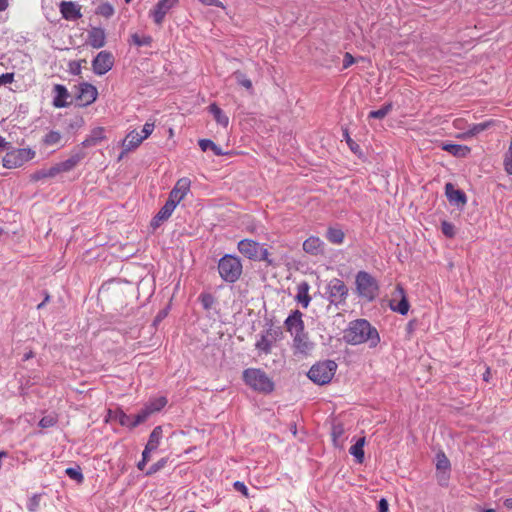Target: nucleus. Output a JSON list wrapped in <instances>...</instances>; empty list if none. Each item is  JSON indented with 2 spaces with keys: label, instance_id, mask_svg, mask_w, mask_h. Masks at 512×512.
I'll return each instance as SVG.
<instances>
[{
  "label": "nucleus",
  "instance_id": "9",
  "mask_svg": "<svg viewBox=\"0 0 512 512\" xmlns=\"http://www.w3.org/2000/svg\"><path fill=\"white\" fill-rule=\"evenodd\" d=\"M282 337V330L280 327L270 326L259 335L255 343V349L259 354L268 355L271 353L273 345Z\"/></svg>",
  "mask_w": 512,
  "mask_h": 512
},
{
  "label": "nucleus",
  "instance_id": "52",
  "mask_svg": "<svg viewBox=\"0 0 512 512\" xmlns=\"http://www.w3.org/2000/svg\"><path fill=\"white\" fill-rule=\"evenodd\" d=\"M14 81V73H3L0 75V86L10 84Z\"/></svg>",
  "mask_w": 512,
  "mask_h": 512
},
{
  "label": "nucleus",
  "instance_id": "24",
  "mask_svg": "<svg viewBox=\"0 0 512 512\" xmlns=\"http://www.w3.org/2000/svg\"><path fill=\"white\" fill-rule=\"evenodd\" d=\"M108 416L110 419L116 420L123 427L129 429L137 427V425L134 424V416L126 414L122 409H116L114 411L109 410Z\"/></svg>",
  "mask_w": 512,
  "mask_h": 512
},
{
  "label": "nucleus",
  "instance_id": "34",
  "mask_svg": "<svg viewBox=\"0 0 512 512\" xmlns=\"http://www.w3.org/2000/svg\"><path fill=\"white\" fill-rule=\"evenodd\" d=\"M345 234L342 229L338 227H329L326 232L327 240L335 245H340L344 241Z\"/></svg>",
  "mask_w": 512,
  "mask_h": 512
},
{
  "label": "nucleus",
  "instance_id": "19",
  "mask_svg": "<svg viewBox=\"0 0 512 512\" xmlns=\"http://www.w3.org/2000/svg\"><path fill=\"white\" fill-rule=\"evenodd\" d=\"M176 207L177 206L174 204L173 201L167 200L165 204L161 207V209L158 211V213L151 220V227L153 229L158 228L163 221L167 220L172 215Z\"/></svg>",
  "mask_w": 512,
  "mask_h": 512
},
{
  "label": "nucleus",
  "instance_id": "14",
  "mask_svg": "<svg viewBox=\"0 0 512 512\" xmlns=\"http://www.w3.org/2000/svg\"><path fill=\"white\" fill-rule=\"evenodd\" d=\"M191 181L187 177L180 178L169 193L168 201L177 206L190 191Z\"/></svg>",
  "mask_w": 512,
  "mask_h": 512
},
{
  "label": "nucleus",
  "instance_id": "6",
  "mask_svg": "<svg viewBox=\"0 0 512 512\" xmlns=\"http://www.w3.org/2000/svg\"><path fill=\"white\" fill-rule=\"evenodd\" d=\"M355 285L358 296L367 301H373L378 295V282L366 271H359L356 274Z\"/></svg>",
  "mask_w": 512,
  "mask_h": 512
},
{
  "label": "nucleus",
  "instance_id": "43",
  "mask_svg": "<svg viewBox=\"0 0 512 512\" xmlns=\"http://www.w3.org/2000/svg\"><path fill=\"white\" fill-rule=\"evenodd\" d=\"M96 14L101 15L105 18H110L114 14V8L108 2L102 3L97 7Z\"/></svg>",
  "mask_w": 512,
  "mask_h": 512
},
{
  "label": "nucleus",
  "instance_id": "7",
  "mask_svg": "<svg viewBox=\"0 0 512 512\" xmlns=\"http://www.w3.org/2000/svg\"><path fill=\"white\" fill-rule=\"evenodd\" d=\"M337 367V363L333 360L320 361L309 369L307 376L315 384L325 385L332 380Z\"/></svg>",
  "mask_w": 512,
  "mask_h": 512
},
{
  "label": "nucleus",
  "instance_id": "38",
  "mask_svg": "<svg viewBox=\"0 0 512 512\" xmlns=\"http://www.w3.org/2000/svg\"><path fill=\"white\" fill-rule=\"evenodd\" d=\"M491 125L490 121L469 125L466 135L469 137L476 136L485 131Z\"/></svg>",
  "mask_w": 512,
  "mask_h": 512
},
{
  "label": "nucleus",
  "instance_id": "2",
  "mask_svg": "<svg viewBox=\"0 0 512 512\" xmlns=\"http://www.w3.org/2000/svg\"><path fill=\"white\" fill-rule=\"evenodd\" d=\"M86 156V153L75 148L70 157L64 161L58 162L49 168H42L36 170L30 175L31 181L38 182L47 178H55L61 173H67L72 171Z\"/></svg>",
  "mask_w": 512,
  "mask_h": 512
},
{
  "label": "nucleus",
  "instance_id": "61",
  "mask_svg": "<svg viewBox=\"0 0 512 512\" xmlns=\"http://www.w3.org/2000/svg\"><path fill=\"white\" fill-rule=\"evenodd\" d=\"M504 506L507 508V509H512V498H508L504 501Z\"/></svg>",
  "mask_w": 512,
  "mask_h": 512
},
{
  "label": "nucleus",
  "instance_id": "21",
  "mask_svg": "<svg viewBox=\"0 0 512 512\" xmlns=\"http://www.w3.org/2000/svg\"><path fill=\"white\" fill-rule=\"evenodd\" d=\"M143 140L142 136L136 130L130 131L122 141V152L120 157L135 150Z\"/></svg>",
  "mask_w": 512,
  "mask_h": 512
},
{
  "label": "nucleus",
  "instance_id": "8",
  "mask_svg": "<svg viewBox=\"0 0 512 512\" xmlns=\"http://www.w3.org/2000/svg\"><path fill=\"white\" fill-rule=\"evenodd\" d=\"M36 152L31 148H13L3 157V166L7 169H14L23 166L32 160Z\"/></svg>",
  "mask_w": 512,
  "mask_h": 512
},
{
  "label": "nucleus",
  "instance_id": "53",
  "mask_svg": "<svg viewBox=\"0 0 512 512\" xmlns=\"http://www.w3.org/2000/svg\"><path fill=\"white\" fill-rule=\"evenodd\" d=\"M81 64L80 62H77V61H71L69 63V72L72 74V75H79L81 73Z\"/></svg>",
  "mask_w": 512,
  "mask_h": 512
},
{
  "label": "nucleus",
  "instance_id": "13",
  "mask_svg": "<svg viewBox=\"0 0 512 512\" xmlns=\"http://www.w3.org/2000/svg\"><path fill=\"white\" fill-rule=\"evenodd\" d=\"M179 0H158L153 9L150 10L149 15L157 25H162L165 16L171 9L176 7Z\"/></svg>",
  "mask_w": 512,
  "mask_h": 512
},
{
  "label": "nucleus",
  "instance_id": "45",
  "mask_svg": "<svg viewBox=\"0 0 512 512\" xmlns=\"http://www.w3.org/2000/svg\"><path fill=\"white\" fill-rule=\"evenodd\" d=\"M504 169L508 175H512V143L509 145L508 151L505 154Z\"/></svg>",
  "mask_w": 512,
  "mask_h": 512
},
{
  "label": "nucleus",
  "instance_id": "18",
  "mask_svg": "<svg viewBox=\"0 0 512 512\" xmlns=\"http://www.w3.org/2000/svg\"><path fill=\"white\" fill-rule=\"evenodd\" d=\"M88 44L94 49H100L106 44V33L101 27H92L88 31Z\"/></svg>",
  "mask_w": 512,
  "mask_h": 512
},
{
  "label": "nucleus",
  "instance_id": "15",
  "mask_svg": "<svg viewBox=\"0 0 512 512\" xmlns=\"http://www.w3.org/2000/svg\"><path fill=\"white\" fill-rule=\"evenodd\" d=\"M60 12L62 17L68 21H76L82 17L81 6L71 1H62Z\"/></svg>",
  "mask_w": 512,
  "mask_h": 512
},
{
  "label": "nucleus",
  "instance_id": "29",
  "mask_svg": "<svg viewBox=\"0 0 512 512\" xmlns=\"http://www.w3.org/2000/svg\"><path fill=\"white\" fill-rule=\"evenodd\" d=\"M309 289L310 285L306 281H303L297 285L296 300L304 308H307L311 301V297L309 296Z\"/></svg>",
  "mask_w": 512,
  "mask_h": 512
},
{
  "label": "nucleus",
  "instance_id": "36",
  "mask_svg": "<svg viewBox=\"0 0 512 512\" xmlns=\"http://www.w3.org/2000/svg\"><path fill=\"white\" fill-rule=\"evenodd\" d=\"M232 76L236 80V82L248 90L251 94L253 93V84L252 81L244 74L242 71L237 70L233 72Z\"/></svg>",
  "mask_w": 512,
  "mask_h": 512
},
{
  "label": "nucleus",
  "instance_id": "46",
  "mask_svg": "<svg viewBox=\"0 0 512 512\" xmlns=\"http://www.w3.org/2000/svg\"><path fill=\"white\" fill-rule=\"evenodd\" d=\"M199 300L205 310L211 309L214 304V297L209 293H203L199 296Z\"/></svg>",
  "mask_w": 512,
  "mask_h": 512
},
{
  "label": "nucleus",
  "instance_id": "63",
  "mask_svg": "<svg viewBox=\"0 0 512 512\" xmlns=\"http://www.w3.org/2000/svg\"><path fill=\"white\" fill-rule=\"evenodd\" d=\"M345 136L347 137V142H348V144H349V146H350V149H352V150H353V149H354V148H353V147H354V144H352V141H351V139L349 138V136H348V133H347V132H345Z\"/></svg>",
  "mask_w": 512,
  "mask_h": 512
},
{
  "label": "nucleus",
  "instance_id": "20",
  "mask_svg": "<svg viewBox=\"0 0 512 512\" xmlns=\"http://www.w3.org/2000/svg\"><path fill=\"white\" fill-rule=\"evenodd\" d=\"M445 195L451 204L464 206L467 203L466 194L462 190L456 189L452 183H446Z\"/></svg>",
  "mask_w": 512,
  "mask_h": 512
},
{
  "label": "nucleus",
  "instance_id": "50",
  "mask_svg": "<svg viewBox=\"0 0 512 512\" xmlns=\"http://www.w3.org/2000/svg\"><path fill=\"white\" fill-rule=\"evenodd\" d=\"M155 125L153 122H146L142 128V139H147L154 131Z\"/></svg>",
  "mask_w": 512,
  "mask_h": 512
},
{
  "label": "nucleus",
  "instance_id": "60",
  "mask_svg": "<svg viewBox=\"0 0 512 512\" xmlns=\"http://www.w3.org/2000/svg\"><path fill=\"white\" fill-rule=\"evenodd\" d=\"M147 464V461H144L143 459H141L138 463H137V468L141 471L144 470L145 466Z\"/></svg>",
  "mask_w": 512,
  "mask_h": 512
},
{
  "label": "nucleus",
  "instance_id": "56",
  "mask_svg": "<svg viewBox=\"0 0 512 512\" xmlns=\"http://www.w3.org/2000/svg\"><path fill=\"white\" fill-rule=\"evenodd\" d=\"M343 433V428L341 426H333V429H332V436H333V439L334 441L341 437Z\"/></svg>",
  "mask_w": 512,
  "mask_h": 512
},
{
  "label": "nucleus",
  "instance_id": "25",
  "mask_svg": "<svg viewBox=\"0 0 512 512\" xmlns=\"http://www.w3.org/2000/svg\"><path fill=\"white\" fill-rule=\"evenodd\" d=\"M303 250L311 255H319L324 251V242L316 236H310L303 242Z\"/></svg>",
  "mask_w": 512,
  "mask_h": 512
},
{
  "label": "nucleus",
  "instance_id": "33",
  "mask_svg": "<svg viewBox=\"0 0 512 512\" xmlns=\"http://www.w3.org/2000/svg\"><path fill=\"white\" fill-rule=\"evenodd\" d=\"M364 444L365 438H359L349 449V453L355 458L357 463L364 461Z\"/></svg>",
  "mask_w": 512,
  "mask_h": 512
},
{
  "label": "nucleus",
  "instance_id": "12",
  "mask_svg": "<svg viewBox=\"0 0 512 512\" xmlns=\"http://www.w3.org/2000/svg\"><path fill=\"white\" fill-rule=\"evenodd\" d=\"M75 88V99L79 106L86 107L96 101L98 91L94 85L88 82H82Z\"/></svg>",
  "mask_w": 512,
  "mask_h": 512
},
{
  "label": "nucleus",
  "instance_id": "30",
  "mask_svg": "<svg viewBox=\"0 0 512 512\" xmlns=\"http://www.w3.org/2000/svg\"><path fill=\"white\" fill-rule=\"evenodd\" d=\"M209 112L213 115L214 120L220 126L226 128L229 125L228 116L222 111V109L216 104L212 103L208 107Z\"/></svg>",
  "mask_w": 512,
  "mask_h": 512
},
{
  "label": "nucleus",
  "instance_id": "62",
  "mask_svg": "<svg viewBox=\"0 0 512 512\" xmlns=\"http://www.w3.org/2000/svg\"><path fill=\"white\" fill-rule=\"evenodd\" d=\"M32 357H33V352L29 351L28 353L24 354L23 360L26 361V360H29Z\"/></svg>",
  "mask_w": 512,
  "mask_h": 512
},
{
  "label": "nucleus",
  "instance_id": "64",
  "mask_svg": "<svg viewBox=\"0 0 512 512\" xmlns=\"http://www.w3.org/2000/svg\"><path fill=\"white\" fill-rule=\"evenodd\" d=\"M345 136L347 137V142H348V144H349V146H350V149H352V150H353V149H354V148H353V147H354V144H352V141H351V139L349 138V136H348V133H347V132H345Z\"/></svg>",
  "mask_w": 512,
  "mask_h": 512
},
{
  "label": "nucleus",
  "instance_id": "28",
  "mask_svg": "<svg viewBox=\"0 0 512 512\" xmlns=\"http://www.w3.org/2000/svg\"><path fill=\"white\" fill-rule=\"evenodd\" d=\"M442 149L455 157L464 158L467 157L471 149L466 145L445 143L442 145Z\"/></svg>",
  "mask_w": 512,
  "mask_h": 512
},
{
  "label": "nucleus",
  "instance_id": "57",
  "mask_svg": "<svg viewBox=\"0 0 512 512\" xmlns=\"http://www.w3.org/2000/svg\"><path fill=\"white\" fill-rule=\"evenodd\" d=\"M153 451H154V450L149 449V447L145 446V448H144V450H143V452H142V459H143L144 461H147V462H148V461L150 460V454H151V452H153Z\"/></svg>",
  "mask_w": 512,
  "mask_h": 512
},
{
  "label": "nucleus",
  "instance_id": "23",
  "mask_svg": "<svg viewBox=\"0 0 512 512\" xmlns=\"http://www.w3.org/2000/svg\"><path fill=\"white\" fill-rule=\"evenodd\" d=\"M450 461L444 452L440 451L436 454V469L443 472V475L439 478L440 485H446L448 480V473L450 471Z\"/></svg>",
  "mask_w": 512,
  "mask_h": 512
},
{
  "label": "nucleus",
  "instance_id": "10",
  "mask_svg": "<svg viewBox=\"0 0 512 512\" xmlns=\"http://www.w3.org/2000/svg\"><path fill=\"white\" fill-rule=\"evenodd\" d=\"M325 293L329 302L338 306L345 303V300L348 296V288L343 280L339 278H333L328 282Z\"/></svg>",
  "mask_w": 512,
  "mask_h": 512
},
{
  "label": "nucleus",
  "instance_id": "4",
  "mask_svg": "<svg viewBox=\"0 0 512 512\" xmlns=\"http://www.w3.org/2000/svg\"><path fill=\"white\" fill-rule=\"evenodd\" d=\"M218 272L224 282H237L243 272L241 259L233 254H225L218 261Z\"/></svg>",
  "mask_w": 512,
  "mask_h": 512
},
{
  "label": "nucleus",
  "instance_id": "54",
  "mask_svg": "<svg viewBox=\"0 0 512 512\" xmlns=\"http://www.w3.org/2000/svg\"><path fill=\"white\" fill-rule=\"evenodd\" d=\"M354 63H355V58L352 56L351 53L346 52L344 54V58H343V69L349 68Z\"/></svg>",
  "mask_w": 512,
  "mask_h": 512
},
{
  "label": "nucleus",
  "instance_id": "59",
  "mask_svg": "<svg viewBox=\"0 0 512 512\" xmlns=\"http://www.w3.org/2000/svg\"><path fill=\"white\" fill-rule=\"evenodd\" d=\"M9 145L10 144L5 140V138L0 135V148L5 149Z\"/></svg>",
  "mask_w": 512,
  "mask_h": 512
},
{
  "label": "nucleus",
  "instance_id": "58",
  "mask_svg": "<svg viewBox=\"0 0 512 512\" xmlns=\"http://www.w3.org/2000/svg\"><path fill=\"white\" fill-rule=\"evenodd\" d=\"M9 6L8 0H0V12L5 11Z\"/></svg>",
  "mask_w": 512,
  "mask_h": 512
},
{
  "label": "nucleus",
  "instance_id": "48",
  "mask_svg": "<svg viewBox=\"0 0 512 512\" xmlns=\"http://www.w3.org/2000/svg\"><path fill=\"white\" fill-rule=\"evenodd\" d=\"M56 423H57V419L55 416L47 415L40 419L39 426L41 428H50V427H53L54 425H56Z\"/></svg>",
  "mask_w": 512,
  "mask_h": 512
},
{
  "label": "nucleus",
  "instance_id": "39",
  "mask_svg": "<svg viewBox=\"0 0 512 512\" xmlns=\"http://www.w3.org/2000/svg\"><path fill=\"white\" fill-rule=\"evenodd\" d=\"M392 108H393L392 103H387V104L383 105L378 110L370 111L368 117L374 118V119H383L389 114V112L392 110Z\"/></svg>",
  "mask_w": 512,
  "mask_h": 512
},
{
  "label": "nucleus",
  "instance_id": "44",
  "mask_svg": "<svg viewBox=\"0 0 512 512\" xmlns=\"http://www.w3.org/2000/svg\"><path fill=\"white\" fill-rule=\"evenodd\" d=\"M441 231L447 238H453L456 234L454 224L448 221L441 222Z\"/></svg>",
  "mask_w": 512,
  "mask_h": 512
},
{
  "label": "nucleus",
  "instance_id": "49",
  "mask_svg": "<svg viewBox=\"0 0 512 512\" xmlns=\"http://www.w3.org/2000/svg\"><path fill=\"white\" fill-rule=\"evenodd\" d=\"M40 504V495L34 494L31 498H29L27 503V509L31 512H35Z\"/></svg>",
  "mask_w": 512,
  "mask_h": 512
},
{
  "label": "nucleus",
  "instance_id": "42",
  "mask_svg": "<svg viewBox=\"0 0 512 512\" xmlns=\"http://www.w3.org/2000/svg\"><path fill=\"white\" fill-rule=\"evenodd\" d=\"M131 41L134 45L142 47L149 46L152 43V38L148 35L140 36L137 33H134L131 35Z\"/></svg>",
  "mask_w": 512,
  "mask_h": 512
},
{
  "label": "nucleus",
  "instance_id": "35",
  "mask_svg": "<svg viewBox=\"0 0 512 512\" xmlns=\"http://www.w3.org/2000/svg\"><path fill=\"white\" fill-rule=\"evenodd\" d=\"M167 398L159 396L150 398L145 405L154 413L161 411L167 405Z\"/></svg>",
  "mask_w": 512,
  "mask_h": 512
},
{
  "label": "nucleus",
  "instance_id": "5",
  "mask_svg": "<svg viewBox=\"0 0 512 512\" xmlns=\"http://www.w3.org/2000/svg\"><path fill=\"white\" fill-rule=\"evenodd\" d=\"M237 249L249 260L263 261L268 266H273L275 264L273 259L270 258L268 249L252 239H242L238 242Z\"/></svg>",
  "mask_w": 512,
  "mask_h": 512
},
{
  "label": "nucleus",
  "instance_id": "22",
  "mask_svg": "<svg viewBox=\"0 0 512 512\" xmlns=\"http://www.w3.org/2000/svg\"><path fill=\"white\" fill-rule=\"evenodd\" d=\"M54 98H53V106L56 108H65L70 105L68 102V98H70V94L67 88L62 84H56L53 88Z\"/></svg>",
  "mask_w": 512,
  "mask_h": 512
},
{
  "label": "nucleus",
  "instance_id": "27",
  "mask_svg": "<svg viewBox=\"0 0 512 512\" xmlns=\"http://www.w3.org/2000/svg\"><path fill=\"white\" fill-rule=\"evenodd\" d=\"M105 138V131L102 127L94 128L90 134L81 142V147H93L98 145Z\"/></svg>",
  "mask_w": 512,
  "mask_h": 512
},
{
  "label": "nucleus",
  "instance_id": "16",
  "mask_svg": "<svg viewBox=\"0 0 512 512\" xmlns=\"http://www.w3.org/2000/svg\"><path fill=\"white\" fill-rule=\"evenodd\" d=\"M292 336L295 353L307 355L312 351L313 343L309 341L308 335L305 333V331L301 333H295Z\"/></svg>",
  "mask_w": 512,
  "mask_h": 512
},
{
  "label": "nucleus",
  "instance_id": "11",
  "mask_svg": "<svg viewBox=\"0 0 512 512\" xmlns=\"http://www.w3.org/2000/svg\"><path fill=\"white\" fill-rule=\"evenodd\" d=\"M114 56L110 51H100L92 60V71L97 76L108 73L114 66Z\"/></svg>",
  "mask_w": 512,
  "mask_h": 512
},
{
  "label": "nucleus",
  "instance_id": "55",
  "mask_svg": "<svg viewBox=\"0 0 512 512\" xmlns=\"http://www.w3.org/2000/svg\"><path fill=\"white\" fill-rule=\"evenodd\" d=\"M389 504L385 498H381L378 502V512H388Z\"/></svg>",
  "mask_w": 512,
  "mask_h": 512
},
{
  "label": "nucleus",
  "instance_id": "51",
  "mask_svg": "<svg viewBox=\"0 0 512 512\" xmlns=\"http://www.w3.org/2000/svg\"><path fill=\"white\" fill-rule=\"evenodd\" d=\"M233 487L237 492H240L243 496L249 497L248 488L242 481H235Z\"/></svg>",
  "mask_w": 512,
  "mask_h": 512
},
{
  "label": "nucleus",
  "instance_id": "32",
  "mask_svg": "<svg viewBox=\"0 0 512 512\" xmlns=\"http://www.w3.org/2000/svg\"><path fill=\"white\" fill-rule=\"evenodd\" d=\"M163 437V430L161 426H156L149 435L148 441L145 446L149 447V449L156 450L161 442Z\"/></svg>",
  "mask_w": 512,
  "mask_h": 512
},
{
  "label": "nucleus",
  "instance_id": "17",
  "mask_svg": "<svg viewBox=\"0 0 512 512\" xmlns=\"http://www.w3.org/2000/svg\"><path fill=\"white\" fill-rule=\"evenodd\" d=\"M302 313L299 310H294L285 320L287 331L291 335L301 333L304 331V322L302 320Z\"/></svg>",
  "mask_w": 512,
  "mask_h": 512
},
{
  "label": "nucleus",
  "instance_id": "31",
  "mask_svg": "<svg viewBox=\"0 0 512 512\" xmlns=\"http://www.w3.org/2000/svg\"><path fill=\"white\" fill-rule=\"evenodd\" d=\"M62 138V134L59 131L50 130L43 136L42 143L45 146L59 145L60 147H63L64 145L61 144Z\"/></svg>",
  "mask_w": 512,
  "mask_h": 512
},
{
  "label": "nucleus",
  "instance_id": "26",
  "mask_svg": "<svg viewBox=\"0 0 512 512\" xmlns=\"http://www.w3.org/2000/svg\"><path fill=\"white\" fill-rule=\"evenodd\" d=\"M396 291L401 296V300L397 304H394V302L391 301L390 302V308L394 312H397V313H399L401 315H406L408 313V311H409L410 304H409V302L407 300V297L405 295V290L403 289L402 286L397 285Z\"/></svg>",
  "mask_w": 512,
  "mask_h": 512
},
{
  "label": "nucleus",
  "instance_id": "37",
  "mask_svg": "<svg viewBox=\"0 0 512 512\" xmlns=\"http://www.w3.org/2000/svg\"><path fill=\"white\" fill-rule=\"evenodd\" d=\"M198 144L203 152H205L207 150H212L214 155H216V156L224 155V152L222 151V149L210 139H200Z\"/></svg>",
  "mask_w": 512,
  "mask_h": 512
},
{
  "label": "nucleus",
  "instance_id": "3",
  "mask_svg": "<svg viewBox=\"0 0 512 512\" xmlns=\"http://www.w3.org/2000/svg\"><path fill=\"white\" fill-rule=\"evenodd\" d=\"M244 383L252 390L269 394L274 390V382L265 371L259 368H247L242 373Z\"/></svg>",
  "mask_w": 512,
  "mask_h": 512
},
{
  "label": "nucleus",
  "instance_id": "1",
  "mask_svg": "<svg viewBox=\"0 0 512 512\" xmlns=\"http://www.w3.org/2000/svg\"><path fill=\"white\" fill-rule=\"evenodd\" d=\"M343 339L350 345L368 343L371 348L376 347L380 342L377 329L366 319H356L349 322L343 332Z\"/></svg>",
  "mask_w": 512,
  "mask_h": 512
},
{
  "label": "nucleus",
  "instance_id": "47",
  "mask_svg": "<svg viewBox=\"0 0 512 512\" xmlns=\"http://www.w3.org/2000/svg\"><path fill=\"white\" fill-rule=\"evenodd\" d=\"M167 464L166 458H161L156 463L152 464L146 472V475H152L163 469Z\"/></svg>",
  "mask_w": 512,
  "mask_h": 512
},
{
  "label": "nucleus",
  "instance_id": "41",
  "mask_svg": "<svg viewBox=\"0 0 512 512\" xmlns=\"http://www.w3.org/2000/svg\"><path fill=\"white\" fill-rule=\"evenodd\" d=\"M65 474L77 483H82L84 481V476L79 466L67 468L65 470Z\"/></svg>",
  "mask_w": 512,
  "mask_h": 512
},
{
  "label": "nucleus",
  "instance_id": "40",
  "mask_svg": "<svg viewBox=\"0 0 512 512\" xmlns=\"http://www.w3.org/2000/svg\"><path fill=\"white\" fill-rule=\"evenodd\" d=\"M153 414V412L144 405L140 411L134 416V424L139 426L149 419V417Z\"/></svg>",
  "mask_w": 512,
  "mask_h": 512
}]
</instances>
